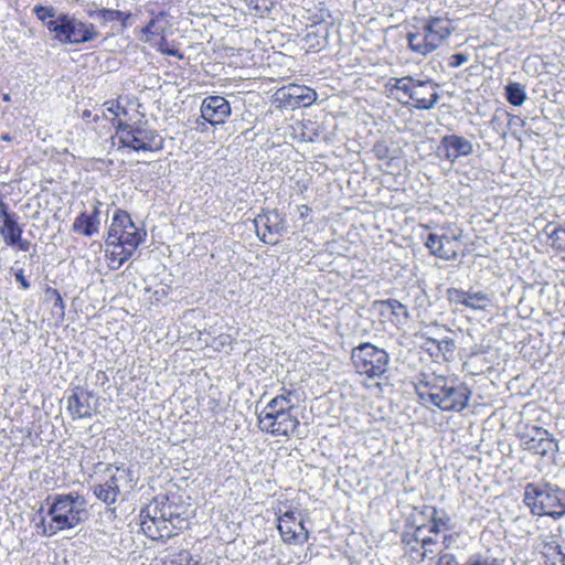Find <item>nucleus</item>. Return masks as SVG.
<instances>
[{
    "label": "nucleus",
    "mask_w": 565,
    "mask_h": 565,
    "mask_svg": "<svg viewBox=\"0 0 565 565\" xmlns=\"http://www.w3.org/2000/svg\"><path fill=\"white\" fill-rule=\"evenodd\" d=\"M254 225L257 236L266 244H276L286 231V221L276 210L257 215Z\"/></svg>",
    "instance_id": "12"
},
{
    "label": "nucleus",
    "mask_w": 565,
    "mask_h": 565,
    "mask_svg": "<svg viewBox=\"0 0 565 565\" xmlns=\"http://www.w3.org/2000/svg\"><path fill=\"white\" fill-rule=\"evenodd\" d=\"M200 111L203 121L198 120L196 129L204 131L206 122L212 126L224 124L231 115V105L223 96H207L202 100Z\"/></svg>",
    "instance_id": "11"
},
{
    "label": "nucleus",
    "mask_w": 565,
    "mask_h": 565,
    "mask_svg": "<svg viewBox=\"0 0 565 565\" xmlns=\"http://www.w3.org/2000/svg\"><path fill=\"white\" fill-rule=\"evenodd\" d=\"M67 411L73 419L90 418L97 411V401L92 392L75 387L67 397Z\"/></svg>",
    "instance_id": "13"
},
{
    "label": "nucleus",
    "mask_w": 565,
    "mask_h": 565,
    "mask_svg": "<svg viewBox=\"0 0 565 565\" xmlns=\"http://www.w3.org/2000/svg\"><path fill=\"white\" fill-rule=\"evenodd\" d=\"M391 81L394 82L392 84V87L402 90L405 95L411 97L412 86H414L415 79L411 76H405L401 78H392Z\"/></svg>",
    "instance_id": "38"
},
{
    "label": "nucleus",
    "mask_w": 565,
    "mask_h": 565,
    "mask_svg": "<svg viewBox=\"0 0 565 565\" xmlns=\"http://www.w3.org/2000/svg\"><path fill=\"white\" fill-rule=\"evenodd\" d=\"M50 26H53L54 39L64 44H83L94 41L99 35L93 23L82 21L70 13H60L58 23Z\"/></svg>",
    "instance_id": "9"
},
{
    "label": "nucleus",
    "mask_w": 565,
    "mask_h": 565,
    "mask_svg": "<svg viewBox=\"0 0 565 565\" xmlns=\"http://www.w3.org/2000/svg\"><path fill=\"white\" fill-rule=\"evenodd\" d=\"M415 511L417 512L416 515H414V524H418L425 521H430V519H434L438 514V510L434 507L424 505L420 510L415 508Z\"/></svg>",
    "instance_id": "34"
},
{
    "label": "nucleus",
    "mask_w": 565,
    "mask_h": 565,
    "mask_svg": "<svg viewBox=\"0 0 565 565\" xmlns=\"http://www.w3.org/2000/svg\"><path fill=\"white\" fill-rule=\"evenodd\" d=\"M454 29L448 19L430 18L422 28L407 33L409 49L420 55H427L437 50L452 33Z\"/></svg>",
    "instance_id": "6"
},
{
    "label": "nucleus",
    "mask_w": 565,
    "mask_h": 565,
    "mask_svg": "<svg viewBox=\"0 0 565 565\" xmlns=\"http://www.w3.org/2000/svg\"><path fill=\"white\" fill-rule=\"evenodd\" d=\"M278 530L285 543H297L301 534L303 541L309 537L308 530L305 529L301 521H297L295 512H286L279 518Z\"/></svg>",
    "instance_id": "21"
},
{
    "label": "nucleus",
    "mask_w": 565,
    "mask_h": 565,
    "mask_svg": "<svg viewBox=\"0 0 565 565\" xmlns=\"http://www.w3.org/2000/svg\"><path fill=\"white\" fill-rule=\"evenodd\" d=\"M545 310H546V311H552V310H555V308H553L552 306H546V307H545Z\"/></svg>",
    "instance_id": "59"
},
{
    "label": "nucleus",
    "mask_w": 565,
    "mask_h": 565,
    "mask_svg": "<svg viewBox=\"0 0 565 565\" xmlns=\"http://www.w3.org/2000/svg\"><path fill=\"white\" fill-rule=\"evenodd\" d=\"M425 526H426V523H424V522L415 524V531L412 534V537H414V541L416 543H418V542L422 543V547L424 548V552L422 555L423 558L427 557L428 545H431L435 543V541L431 537L422 536V532L425 529Z\"/></svg>",
    "instance_id": "32"
},
{
    "label": "nucleus",
    "mask_w": 565,
    "mask_h": 565,
    "mask_svg": "<svg viewBox=\"0 0 565 565\" xmlns=\"http://www.w3.org/2000/svg\"><path fill=\"white\" fill-rule=\"evenodd\" d=\"M83 119H85L86 121H90V118L93 121L97 122L99 120V116L98 115H94L93 116V111L92 110H88V109H85L83 111V115H82Z\"/></svg>",
    "instance_id": "52"
},
{
    "label": "nucleus",
    "mask_w": 565,
    "mask_h": 565,
    "mask_svg": "<svg viewBox=\"0 0 565 565\" xmlns=\"http://www.w3.org/2000/svg\"><path fill=\"white\" fill-rule=\"evenodd\" d=\"M437 565H459L456 556L450 553H444L439 556Z\"/></svg>",
    "instance_id": "45"
},
{
    "label": "nucleus",
    "mask_w": 565,
    "mask_h": 565,
    "mask_svg": "<svg viewBox=\"0 0 565 565\" xmlns=\"http://www.w3.org/2000/svg\"><path fill=\"white\" fill-rule=\"evenodd\" d=\"M416 394L423 404L430 403L443 412L463 411L471 396L465 384H454L444 376L423 374L416 385Z\"/></svg>",
    "instance_id": "1"
},
{
    "label": "nucleus",
    "mask_w": 565,
    "mask_h": 565,
    "mask_svg": "<svg viewBox=\"0 0 565 565\" xmlns=\"http://www.w3.org/2000/svg\"><path fill=\"white\" fill-rule=\"evenodd\" d=\"M140 518L161 519L170 524L182 525L184 519L177 513V507L170 502L167 497H157L150 504L140 511Z\"/></svg>",
    "instance_id": "14"
},
{
    "label": "nucleus",
    "mask_w": 565,
    "mask_h": 565,
    "mask_svg": "<svg viewBox=\"0 0 565 565\" xmlns=\"http://www.w3.org/2000/svg\"><path fill=\"white\" fill-rule=\"evenodd\" d=\"M430 253L439 258L451 260L458 256L459 242L457 236L430 233L425 242Z\"/></svg>",
    "instance_id": "15"
},
{
    "label": "nucleus",
    "mask_w": 565,
    "mask_h": 565,
    "mask_svg": "<svg viewBox=\"0 0 565 565\" xmlns=\"http://www.w3.org/2000/svg\"><path fill=\"white\" fill-rule=\"evenodd\" d=\"M135 486L134 475L130 469L124 466L109 465L99 481L90 489L100 502L111 505L117 502L121 494L129 493Z\"/></svg>",
    "instance_id": "5"
},
{
    "label": "nucleus",
    "mask_w": 565,
    "mask_h": 565,
    "mask_svg": "<svg viewBox=\"0 0 565 565\" xmlns=\"http://www.w3.org/2000/svg\"><path fill=\"white\" fill-rule=\"evenodd\" d=\"M140 527L143 533L151 540H161L166 542L175 535V530L181 529L182 525H178L177 523L170 524L161 519H151V518H140Z\"/></svg>",
    "instance_id": "20"
},
{
    "label": "nucleus",
    "mask_w": 565,
    "mask_h": 565,
    "mask_svg": "<svg viewBox=\"0 0 565 565\" xmlns=\"http://www.w3.org/2000/svg\"><path fill=\"white\" fill-rule=\"evenodd\" d=\"M295 404L292 398H285V395H277L271 398L263 411H277L279 413H292Z\"/></svg>",
    "instance_id": "29"
},
{
    "label": "nucleus",
    "mask_w": 565,
    "mask_h": 565,
    "mask_svg": "<svg viewBox=\"0 0 565 565\" xmlns=\"http://www.w3.org/2000/svg\"><path fill=\"white\" fill-rule=\"evenodd\" d=\"M257 419L259 429L275 437H289L296 433L300 425L298 417L292 413H279L277 411H262Z\"/></svg>",
    "instance_id": "10"
},
{
    "label": "nucleus",
    "mask_w": 565,
    "mask_h": 565,
    "mask_svg": "<svg viewBox=\"0 0 565 565\" xmlns=\"http://www.w3.org/2000/svg\"><path fill=\"white\" fill-rule=\"evenodd\" d=\"M1 140H4V141H10L11 140V137L8 135V134H4L0 137Z\"/></svg>",
    "instance_id": "58"
},
{
    "label": "nucleus",
    "mask_w": 565,
    "mask_h": 565,
    "mask_svg": "<svg viewBox=\"0 0 565 565\" xmlns=\"http://www.w3.org/2000/svg\"><path fill=\"white\" fill-rule=\"evenodd\" d=\"M116 136L122 147L135 151H159L163 148V139L146 122L127 124L117 121Z\"/></svg>",
    "instance_id": "8"
},
{
    "label": "nucleus",
    "mask_w": 565,
    "mask_h": 565,
    "mask_svg": "<svg viewBox=\"0 0 565 565\" xmlns=\"http://www.w3.org/2000/svg\"><path fill=\"white\" fill-rule=\"evenodd\" d=\"M98 15L105 21H119L128 18L124 12L111 9H103L98 12Z\"/></svg>",
    "instance_id": "41"
},
{
    "label": "nucleus",
    "mask_w": 565,
    "mask_h": 565,
    "mask_svg": "<svg viewBox=\"0 0 565 565\" xmlns=\"http://www.w3.org/2000/svg\"><path fill=\"white\" fill-rule=\"evenodd\" d=\"M429 554H434V550H433V548H430V547L428 546L427 556H428Z\"/></svg>",
    "instance_id": "61"
},
{
    "label": "nucleus",
    "mask_w": 565,
    "mask_h": 565,
    "mask_svg": "<svg viewBox=\"0 0 565 565\" xmlns=\"http://www.w3.org/2000/svg\"><path fill=\"white\" fill-rule=\"evenodd\" d=\"M33 13L43 23V25L53 33V26L51 24L58 23V14L56 8L53 6H35Z\"/></svg>",
    "instance_id": "27"
},
{
    "label": "nucleus",
    "mask_w": 565,
    "mask_h": 565,
    "mask_svg": "<svg viewBox=\"0 0 565 565\" xmlns=\"http://www.w3.org/2000/svg\"><path fill=\"white\" fill-rule=\"evenodd\" d=\"M467 565H500L497 559H487L482 557H470Z\"/></svg>",
    "instance_id": "46"
},
{
    "label": "nucleus",
    "mask_w": 565,
    "mask_h": 565,
    "mask_svg": "<svg viewBox=\"0 0 565 565\" xmlns=\"http://www.w3.org/2000/svg\"><path fill=\"white\" fill-rule=\"evenodd\" d=\"M312 43H315L318 46L321 44L319 40H317V42H316V40H312Z\"/></svg>",
    "instance_id": "63"
},
{
    "label": "nucleus",
    "mask_w": 565,
    "mask_h": 565,
    "mask_svg": "<svg viewBox=\"0 0 565 565\" xmlns=\"http://www.w3.org/2000/svg\"><path fill=\"white\" fill-rule=\"evenodd\" d=\"M227 339H228V337H225L224 339H222L221 344H225Z\"/></svg>",
    "instance_id": "62"
},
{
    "label": "nucleus",
    "mask_w": 565,
    "mask_h": 565,
    "mask_svg": "<svg viewBox=\"0 0 565 565\" xmlns=\"http://www.w3.org/2000/svg\"><path fill=\"white\" fill-rule=\"evenodd\" d=\"M556 448V443L546 429L532 426V455H540L551 459Z\"/></svg>",
    "instance_id": "24"
},
{
    "label": "nucleus",
    "mask_w": 565,
    "mask_h": 565,
    "mask_svg": "<svg viewBox=\"0 0 565 565\" xmlns=\"http://www.w3.org/2000/svg\"><path fill=\"white\" fill-rule=\"evenodd\" d=\"M532 227L536 230L535 238L532 239L534 248L539 253H547L553 247L555 239L556 223L547 222L542 217L532 221Z\"/></svg>",
    "instance_id": "22"
},
{
    "label": "nucleus",
    "mask_w": 565,
    "mask_h": 565,
    "mask_svg": "<svg viewBox=\"0 0 565 565\" xmlns=\"http://www.w3.org/2000/svg\"><path fill=\"white\" fill-rule=\"evenodd\" d=\"M530 500H531V497H530V483L525 486L524 488V498H523V502L530 507Z\"/></svg>",
    "instance_id": "54"
},
{
    "label": "nucleus",
    "mask_w": 565,
    "mask_h": 565,
    "mask_svg": "<svg viewBox=\"0 0 565 565\" xmlns=\"http://www.w3.org/2000/svg\"><path fill=\"white\" fill-rule=\"evenodd\" d=\"M440 149L444 150L445 159L455 163L460 157H468L473 152L472 143L458 135H446L440 140Z\"/></svg>",
    "instance_id": "18"
},
{
    "label": "nucleus",
    "mask_w": 565,
    "mask_h": 565,
    "mask_svg": "<svg viewBox=\"0 0 565 565\" xmlns=\"http://www.w3.org/2000/svg\"><path fill=\"white\" fill-rule=\"evenodd\" d=\"M553 478L550 472L532 476V514L554 519L565 514V490L553 483Z\"/></svg>",
    "instance_id": "4"
},
{
    "label": "nucleus",
    "mask_w": 565,
    "mask_h": 565,
    "mask_svg": "<svg viewBox=\"0 0 565 565\" xmlns=\"http://www.w3.org/2000/svg\"><path fill=\"white\" fill-rule=\"evenodd\" d=\"M158 51L162 54H167L170 56H175L178 58H183V54L179 52L178 49H175L173 45H170V43L167 41L164 36L161 38L159 44H158Z\"/></svg>",
    "instance_id": "40"
},
{
    "label": "nucleus",
    "mask_w": 565,
    "mask_h": 565,
    "mask_svg": "<svg viewBox=\"0 0 565 565\" xmlns=\"http://www.w3.org/2000/svg\"><path fill=\"white\" fill-rule=\"evenodd\" d=\"M351 360L358 374L370 380L386 377L390 355L384 349L370 342H363L352 349Z\"/></svg>",
    "instance_id": "7"
},
{
    "label": "nucleus",
    "mask_w": 565,
    "mask_h": 565,
    "mask_svg": "<svg viewBox=\"0 0 565 565\" xmlns=\"http://www.w3.org/2000/svg\"><path fill=\"white\" fill-rule=\"evenodd\" d=\"M255 15L263 17L270 11L271 3L268 0H244Z\"/></svg>",
    "instance_id": "35"
},
{
    "label": "nucleus",
    "mask_w": 565,
    "mask_h": 565,
    "mask_svg": "<svg viewBox=\"0 0 565 565\" xmlns=\"http://www.w3.org/2000/svg\"><path fill=\"white\" fill-rule=\"evenodd\" d=\"M402 541H403V543H404V544H406V545H412L413 543H416V542L414 541V537H412V534H405V535L403 536V540H402Z\"/></svg>",
    "instance_id": "55"
},
{
    "label": "nucleus",
    "mask_w": 565,
    "mask_h": 565,
    "mask_svg": "<svg viewBox=\"0 0 565 565\" xmlns=\"http://www.w3.org/2000/svg\"><path fill=\"white\" fill-rule=\"evenodd\" d=\"M146 235V230L137 226L128 212L124 210L115 212L108 228L106 245L121 247L117 268L134 255L138 246L145 241Z\"/></svg>",
    "instance_id": "3"
},
{
    "label": "nucleus",
    "mask_w": 565,
    "mask_h": 565,
    "mask_svg": "<svg viewBox=\"0 0 565 565\" xmlns=\"http://www.w3.org/2000/svg\"><path fill=\"white\" fill-rule=\"evenodd\" d=\"M466 307L472 310L486 311L492 307V298L484 291L468 290Z\"/></svg>",
    "instance_id": "26"
},
{
    "label": "nucleus",
    "mask_w": 565,
    "mask_h": 565,
    "mask_svg": "<svg viewBox=\"0 0 565 565\" xmlns=\"http://www.w3.org/2000/svg\"><path fill=\"white\" fill-rule=\"evenodd\" d=\"M169 26L170 24L167 20V13L162 11L149 21V23L142 29V33L147 35H161L162 38Z\"/></svg>",
    "instance_id": "28"
},
{
    "label": "nucleus",
    "mask_w": 565,
    "mask_h": 565,
    "mask_svg": "<svg viewBox=\"0 0 565 565\" xmlns=\"http://www.w3.org/2000/svg\"><path fill=\"white\" fill-rule=\"evenodd\" d=\"M14 215H17V214L9 212L7 204L3 201H0V218H1V222L4 221V220H8V218H10V217H12Z\"/></svg>",
    "instance_id": "49"
},
{
    "label": "nucleus",
    "mask_w": 565,
    "mask_h": 565,
    "mask_svg": "<svg viewBox=\"0 0 565 565\" xmlns=\"http://www.w3.org/2000/svg\"><path fill=\"white\" fill-rule=\"evenodd\" d=\"M317 39V34L315 33H308L305 38L306 42L308 43L309 47H315L316 44L312 43V40H316Z\"/></svg>",
    "instance_id": "53"
},
{
    "label": "nucleus",
    "mask_w": 565,
    "mask_h": 565,
    "mask_svg": "<svg viewBox=\"0 0 565 565\" xmlns=\"http://www.w3.org/2000/svg\"><path fill=\"white\" fill-rule=\"evenodd\" d=\"M163 565H201L200 561H194L189 551L182 550L166 557Z\"/></svg>",
    "instance_id": "30"
},
{
    "label": "nucleus",
    "mask_w": 565,
    "mask_h": 565,
    "mask_svg": "<svg viewBox=\"0 0 565 565\" xmlns=\"http://www.w3.org/2000/svg\"><path fill=\"white\" fill-rule=\"evenodd\" d=\"M541 295H544V294H547L548 297L554 294V288L553 287H547V288H541L540 290Z\"/></svg>",
    "instance_id": "56"
},
{
    "label": "nucleus",
    "mask_w": 565,
    "mask_h": 565,
    "mask_svg": "<svg viewBox=\"0 0 565 565\" xmlns=\"http://www.w3.org/2000/svg\"><path fill=\"white\" fill-rule=\"evenodd\" d=\"M52 500L47 514L51 522L46 525L45 520H41L42 533L52 536L60 531L73 529L81 524L86 514V501L78 494H55L49 497Z\"/></svg>",
    "instance_id": "2"
},
{
    "label": "nucleus",
    "mask_w": 565,
    "mask_h": 565,
    "mask_svg": "<svg viewBox=\"0 0 565 565\" xmlns=\"http://www.w3.org/2000/svg\"><path fill=\"white\" fill-rule=\"evenodd\" d=\"M427 342H431L433 344H436L439 350L448 349V347H452L454 342L451 340L445 339L441 341H437L435 339L428 338Z\"/></svg>",
    "instance_id": "48"
},
{
    "label": "nucleus",
    "mask_w": 565,
    "mask_h": 565,
    "mask_svg": "<svg viewBox=\"0 0 565 565\" xmlns=\"http://www.w3.org/2000/svg\"><path fill=\"white\" fill-rule=\"evenodd\" d=\"M446 296L451 305H461L465 307L467 305V291L465 290L458 288H449L446 291Z\"/></svg>",
    "instance_id": "37"
},
{
    "label": "nucleus",
    "mask_w": 565,
    "mask_h": 565,
    "mask_svg": "<svg viewBox=\"0 0 565 565\" xmlns=\"http://www.w3.org/2000/svg\"><path fill=\"white\" fill-rule=\"evenodd\" d=\"M104 107L115 117H119L120 115H127V110L120 106L118 100H107L104 103Z\"/></svg>",
    "instance_id": "43"
},
{
    "label": "nucleus",
    "mask_w": 565,
    "mask_h": 565,
    "mask_svg": "<svg viewBox=\"0 0 565 565\" xmlns=\"http://www.w3.org/2000/svg\"><path fill=\"white\" fill-rule=\"evenodd\" d=\"M46 298L53 300L52 311L54 315L58 317H64V301L61 297V294L56 289L49 288L45 292Z\"/></svg>",
    "instance_id": "33"
},
{
    "label": "nucleus",
    "mask_w": 565,
    "mask_h": 565,
    "mask_svg": "<svg viewBox=\"0 0 565 565\" xmlns=\"http://www.w3.org/2000/svg\"><path fill=\"white\" fill-rule=\"evenodd\" d=\"M382 303L384 306H386V308L390 309L393 315H395V316H399L401 315L406 320L409 318V313H408V310H407L406 306L403 305L397 299H386Z\"/></svg>",
    "instance_id": "36"
},
{
    "label": "nucleus",
    "mask_w": 565,
    "mask_h": 565,
    "mask_svg": "<svg viewBox=\"0 0 565 565\" xmlns=\"http://www.w3.org/2000/svg\"><path fill=\"white\" fill-rule=\"evenodd\" d=\"M282 102L291 107L309 106L316 98L317 94L309 87L294 85L288 87L286 90H280Z\"/></svg>",
    "instance_id": "23"
},
{
    "label": "nucleus",
    "mask_w": 565,
    "mask_h": 565,
    "mask_svg": "<svg viewBox=\"0 0 565 565\" xmlns=\"http://www.w3.org/2000/svg\"><path fill=\"white\" fill-rule=\"evenodd\" d=\"M3 99H4L6 102H9V100H10V96H9L8 94H6V95L3 96Z\"/></svg>",
    "instance_id": "60"
},
{
    "label": "nucleus",
    "mask_w": 565,
    "mask_h": 565,
    "mask_svg": "<svg viewBox=\"0 0 565 565\" xmlns=\"http://www.w3.org/2000/svg\"><path fill=\"white\" fill-rule=\"evenodd\" d=\"M19 216L14 215L1 222L0 235L8 246H13L20 241L23 230L18 223Z\"/></svg>",
    "instance_id": "25"
},
{
    "label": "nucleus",
    "mask_w": 565,
    "mask_h": 565,
    "mask_svg": "<svg viewBox=\"0 0 565 565\" xmlns=\"http://www.w3.org/2000/svg\"><path fill=\"white\" fill-rule=\"evenodd\" d=\"M469 60V56L467 54H463V53H456L454 54L451 57H450V62H449V65L451 67H459L461 66L462 64H465L466 62H468Z\"/></svg>",
    "instance_id": "44"
},
{
    "label": "nucleus",
    "mask_w": 565,
    "mask_h": 565,
    "mask_svg": "<svg viewBox=\"0 0 565 565\" xmlns=\"http://www.w3.org/2000/svg\"><path fill=\"white\" fill-rule=\"evenodd\" d=\"M429 522L431 523L429 532L438 534L441 529H448L450 519L446 513H443L440 516L437 514L434 519H430Z\"/></svg>",
    "instance_id": "39"
},
{
    "label": "nucleus",
    "mask_w": 565,
    "mask_h": 565,
    "mask_svg": "<svg viewBox=\"0 0 565 565\" xmlns=\"http://www.w3.org/2000/svg\"><path fill=\"white\" fill-rule=\"evenodd\" d=\"M373 151L379 159H386L388 156V148L384 143H376Z\"/></svg>",
    "instance_id": "47"
},
{
    "label": "nucleus",
    "mask_w": 565,
    "mask_h": 565,
    "mask_svg": "<svg viewBox=\"0 0 565 565\" xmlns=\"http://www.w3.org/2000/svg\"><path fill=\"white\" fill-rule=\"evenodd\" d=\"M15 279L19 281L24 290L30 288V282L25 279L23 270L20 269L15 273Z\"/></svg>",
    "instance_id": "50"
},
{
    "label": "nucleus",
    "mask_w": 565,
    "mask_h": 565,
    "mask_svg": "<svg viewBox=\"0 0 565 565\" xmlns=\"http://www.w3.org/2000/svg\"><path fill=\"white\" fill-rule=\"evenodd\" d=\"M284 393L281 395H285V398H291L292 397V392L291 391H287L286 388H282Z\"/></svg>",
    "instance_id": "57"
},
{
    "label": "nucleus",
    "mask_w": 565,
    "mask_h": 565,
    "mask_svg": "<svg viewBox=\"0 0 565 565\" xmlns=\"http://www.w3.org/2000/svg\"><path fill=\"white\" fill-rule=\"evenodd\" d=\"M15 245H18L20 250L28 252L30 249L31 242L28 239H23L22 236H20V241L17 242Z\"/></svg>",
    "instance_id": "51"
},
{
    "label": "nucleus",
    "mask_w": 565,
    "mask_h": 565,
    "mask_svg": "<svg viewBox=\"0 0 565 565\" xmlns=\"http://www.w3.org/2000/svg\"><path fill=\"white\" fill-rule=\"evenodd\" d=\"M505 92L508 102L514 106L522 105L526 98L524 88L519 83H510Z\"/></svg>",
    "instance_id": "31"
},
{
    "label": "nucleus",
    "mask_w": 565,
    "mask_h": 565,
    "mask_svg": "<svg viewBox=\"0 0 565 565\" xmlns=\"http://www.w3.org/2000/svg\"><path fill=\"white\" fill-rule=\"evenodd\" d=\"M555 239L553 241L552 249L556 252L565 250V228L556 223V231L554 233Z\"/></svg>",
    "instance_id": "42"
},
{
    "label": "nucleus",
    "mask_w": 565,
    "mask_h": 565,
    "mask_svg": "<svg viewBox=\"0 0 565 565\" xmlns=\"http://www.w3.org/2000/svg\"><path fill=\"white\" fill-rule=\"evenodd\" d=\"M536 561L540 565H565V554L554 537H540L536 543Z\"/></svg>",
    "instance_id": "17"
},
{
    "label": "nucleus",
    "mask_w": 565,
    "mask_h": 565,
    "mask_svg": "<svg viewBox=\"0 0 565 565\" xmlns=\"http://www.w3.org/2000/svg\"><path fill=\"white\" fill-rule=\"evenodd\" d=\"M437 85L431 81H416L412 86L411 99L414 100V107L418 109H430L439 99L436 90Z\"/></svg>",
    "instance_id": "16"
},
{
    "label": "nucleus",
    "mask_w": 565,
    "mask_h": 565,
    "mask_svg": "<svg viewBox=\"0 0 565 565\" xmlns=\"http://www.w3.org/2000/svg\"><path fill=\"white\" fill-rule=\"evenodd\" d=\"M100 206L102 202L95 200L90 213L84 211L74 220L72 231L86 237L97 234L100 227Z\"/></svg>",
    "instance_id": "19"
}]
</instances>
